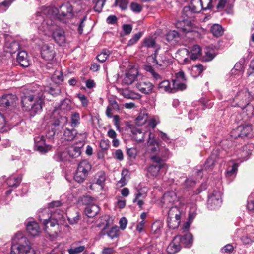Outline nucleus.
<instances>
[{
	"label": "nucleus",
	"mask_w": 254,
	"mask_h": 254,
	"mask_svg": "<svg viewBox=\"0 0 254 254\" xmlns=\"http://www.w3.org/2000/svg\"><path fill=\"white\" fill-rule=\"evenodd\" d=\"M44 89L45 88L43 86L33 84L25 90L21 97L23 110L29 112L32 116L42 111Z\"/></svg>",
	"instance_id": "f257e3e1"
},
{
	"label": "nucleus",
	"mask_w": 254,
	"mask_h": 254,
	"mask_svg": "<svg viewBox=\"0 0 254 254\" xmlns=\"http://www.w3.org/2000/svg\"><path fill=\"white\" fill-rule=\"evenodd\" d=\"M35 23L37 28L44 32L45 35L52 33L54 40L59 45H62L66 42L64 31L60 28H58L56 22L49 19H44V17L39 13H36Z\"/></svg>",
	"instance_id": "f03ea898"
},
{
	"label": "nucleus",
	"mask_w": 254,
	"mask_h": 254,
	"mask_svg": "<svg viewBox=\"0 0 254 254\" xmlns=\"http://www.w3.org/2000/svg\"><path fill=\"white\" fill-rule=\"evenodd\" d=\"M73 9L72 6L68 3L62 4L58 9L54 7H46L43 8L40 12L37 13L41 14L44 17V19H49L56 22L57 19L66 23L67 20L73 16Z\"/></svg>",
	"instance_id": "7ed1b4c3"
},
{
	"label": "nucleus",
	"mask_w": 254,
	"mask_h": 254,
	"mask_svg": "<svg viewBox=\"0 0 254 254\" xmlns=\"http://www.w3.org/2000/svg\"><path fill=\"white\" fill-rule=\"evenodd\" d=\"M38 219L44 226V229L48 228V224L51 227H54L58 224V221L63 217V212L59 213L57 210L52 213L49 208H44L39 211L38 213Z\"/></svg>",
	"instance_id": "20e7f679"
},
{
	"label": "nucleus",
	"mask_w": 254,
	"mask_h": 254,
	"mask_svg": "<svg viewBox=\"0 0 254 254\" xmlns=\"http://www.w3.org/2000/svg\"><path fill=\"white\" fill-rule=\"evenodd\" d=\"M21 242L14 244L11 247V254H34L33 249L29 245V241L23 238Z\"/></svg>",
	"instance_id": "39448f33"
},
{
	"label": "nucleus",
	"mask_w": 254,
	"mask_h": 254,
	"mask_svg": "<svg viewBox=\"0 0 254 254\" xmlns=\"http://www.w3.org/2000/svg\"><path fill=\"white\" fill-rule=\"evenodd\" d=\"M91 169V165L86 160L81 161L78 165L74 175L75 180L78 183L83 182L87 178L89 172Z\"/></svg>",
	"instance_id": "423d86ee"
},
{
	"label": "nucleus",
	"mask_w": 254,
	"mask_h": 254,
	"mask_svg": "<svg viewBox=\"0 0 254 254\" xmlns=\"http://www.w3.org/2000/svg\"><path fill=\"white\" fill-rule=\"evenodd\" d=\"M154 135L151 132L149 133V138L148 143L151 146L150 151L151 153H158L160 156L164 158H168L170 153L168 149L164 147H160L157 143L154 138Z\"/></svg>",
	"instance_id": "0eeeda50"
},
{
	"label": "nucleus",
	"mask_w": 254,
	"mask_h": 254,
	"mask_svg": "<svg viewBox=\"0 0 254 254\" xmlns=\"http://www.w3.org/2000/svg\"><path fill=\"white\" fill-rule=\"evenodd\" d=\"M222 193L219 190H213L208 196L207 206L211 210L219 208L222 204Z\"/></svg>",
	"instance_id": "6e6552de"
},
{
	"label": "nucleus",
	"mask_w": 254,
	"mask_h": 254,
	"mask_svg": "<svg viewBox=\"0 0 254 254\" xmlns=\"http://www.w3.org/2000/svg\"><path fill=\"white\" fill-rule=\"evenodd\" d=\"M252 131V125L247 124L240 126L231 132L232 138L236 139L237 137H244L248 136Z\"/></svg>",
	"instance_id": "1a4fd4ad"
},
{
	"label": "nucleus",
	"mask_w": 254,
	"mask_h": 254,
	"mask_svg": "<svg viewBox=\"0 0 254 254\" xmlns=\"http://www.w3.org/2000/svg\"><path fill=\"white\" fill-rule=\"evenodd\" d=\"M148 60L159 66H167L169 64V60L165 54L163 53H159L157 49L155 51L153 55L148 57Z\"/></svg>",
	"instance_id": "9d476101"
},
{
	"label": "nucleus",
	"mask_w": 254,
	"mask_h": 254,
	"mask_svg": "<svg viewBox=\"0 0 254 254\" xmlns=\"http://www.w3.org/2000/svg\"><path fill=\"white\" fill-rule=\"evenodd\" d=\"M167 165H155L152 164L147 168L148 175L154 177H160L166 173Z\"/></svg>",
	"instance_id": "9b49d317"
},
{
	"label": "nucleus",
	"mask_w": 254,
	"mask_h": 254,
	"mask_svg": "<svg viewBox=\"0 0 254 254\" xmlns=\"http://www.w3.org/2000/svg\"><path fill=\"white\" fill-rule=\"evenodd\" d=\"M42 58L46 61H52L56 54L54 45L52 44H43L40 49Z\"/></svg>",
	"instance_id": "f8f14e48"
},
{
	"label": "nucleus",
	"mask_w": 254,
	"mask_h": 254,
	"mask_svg": "<svg viewBox=\"0 0 254 254\" xmlns=\"http://www.w3.org/2000/svg\"><path fill=\"white\" fill-rule=\"evenodd\" d=\"M186 80L184 73L180 71L176 74V79L173 81V89L174 92L178 90H183L187 87Z\"/></svg>",
	"instance_id": "ddd939ff"
},
{
	"label": "nucleus",
	"mask_w": 254,
	"mask_h": 254,
	"mask_svg": "<svg viewBox=\"0 0 254 254\" xmlns=\"http://www.w3.org/2000/svg\"><path fill=\"white\" fill-rule=\"evenodd\" d=\"M35 147L41 153H45L49 151L51 146L45 143L43 135H37L34 138Z\"/></svg>",
	"instance_id": "4468645a"
},
{
	"label": "nucleus",
	"mask_w": 254,
	"mask_h": 254,
	"mask_svg": "<svg viewBox=\"0 0 254 254\" xmlns=\"http://www.w3.org/2000/svg\"><path fill=\"white\" fill-rule=\"evenodd\" d=\"M138 71L136 68L131 67L127 70L123 78V83L127 85L132 84L136 79Z\"/></svg>",
	"instance_id": "2eb2a0df"
},
{
	"label": "nucleus",
	"mask_w": 254,
	"mask_h": 254,
	"mask_svg": "<svg viewBox=\"0 0 254 254\" xmlns=\"http://www.w3.org/2000/svg\"><path fill=\"white\" fill-rule=\"evenodd\" d=\"M177 200L176 193L173 191H168L163 195L161 200L162 206L164 207H171Z\"/></svg>",
	"instance_id": "dca6fc26"
},
{
	"label": "nucleus",
	"mask_w": 254,
	"mask_h": 254,
	"mask_svg": "<svg viewBox=\"0 0 254 254\" xmlns=\"http://www.w3.org/2000/svg\"><path fill=\"white\" fill-rule=\"evenodd\" d=\"M219 151L218 149L214 150L209 157V158L206 161L203 166V169H211L215 163L217 162L219 159Z\"/></svg>",
	"instance_id": "f3484780"
},
{
	"label": "nucleus",
	"mask_w": 254,
	"mask_h": 254,
	"mask_svg": "<svg viewBox=\"0 0 254 254\" xmlns=\"http://www.w3.org/2000/svg\"><path fill=\"white\" fill-rule=\"evenodd\" d=\"M190 52L189 50L184 48L177 51L176 58L179 63L183 64H187L190 62L189 58Z\"/></svg>",
	"instance_id": "a211bd4d"
},
{
	"label": "nucleus",
	"mask_w": 254,
	"mask_h": 254,
	"mask_svg": "<svg viewBox=\"0 0 254 254\" xmlns=\"http://www.w3.org/2000/svg\"><path fill=\"white\" fill-rule=\"evenodd\" d=\"M136 87L141 93L149 94L152 92L154 85L149 81H141L137 83Z\"/></svg>",
	"instance_id": "6ab92c4d"
},
{
	"label": "nucleus",
	"mask_w": 254,
	"mask_h": 254,
	"mask_svg": "<svg viewBox=\"0 0 254 254\" xmlns=\"http://www.w3.org/2000/svg\"><path fill=\"white\" fill-rule=\"evenodd\" d=\"M16 96L12 94H5L0 97V107H7L14 104Z\"/></svg>",
	"instance_id": "aec40b11"
},
{
	"label": "nucleus",
	"mask_w": 254,
	"mask_h": 254,
	"mask_svg": "<svg viewBox=\"0 0 254 254\" xmlns=\"http://www.w3.org/2000/svg\"><path fill=\"white\" fill-rule=\"evenodd\" d=\"M26 230L29 235L34 237L38 236L41 232L38 224L35 221L28 222L26 225Z\"/></svg>",
	"instance_id": "412c9836"
},
{
	"label": "nucleus",
	"mask_w": 254,
	"mask_h": 254,
	"mask_svg": "<svg viewBox=\"0 0 254 254\" xmlns=\"http://www.w3.org/2000/svg\"><path fill=\"white\" fill-rule=\"evenodd\" d=\"M179 236V243L185 247L190 248L193 243L192 235L190 233H187L183 235H177Z\"/></svg>",
	"instance_id": "4be33fe9"
},
{
	"label": "nucleus",
	"mask_w": 254,
	"mask_h": 254,
	"mask_svg": "<svg viewBox=\"0 0 254 254\" xmlns=\"http://www.w3.org/2000/svg\"><path fill=\"white\" fill-rule=\"evenodd\" d=\"M181 249V245L179 243V236H175L172 241L169 244L167 251L168 253L174 254Z\"/></svg>",
	"instance_id": "5701e85b"
},
{
	"label": "nucleus",
	"mask_w": 254,
	"mask_h": 254,
	"mask_svg": "<svg viewBox=\"0 0 254 254\" xmlns=\"http://www.w3.org/2000/svg\"><path fill=\"white\" fill-rule=\"evenodd\" d=\"M45 88L44 90L43 91V96L44 99L45 98V96L44 94L46 93L50 94L52 95L53 96H57L61 93V88L58 85V84H50L49 86L45 87L44 86H42Z\"/></svg>",
	"instance_id": "b1692460"
},
{
	"label": "nucleus",
	"mask_w": 254,
	"mask_h": 254,
	"mask_svg": "<svg viewBox=\"0 0 254 254\" xmlns=\"http://www.w3.org/2000/svg\"><path fill=\"white\" fill-rule=\"evenodd\" d=\"M196 13L192 10V9L188 5L183 8L182 10V17L184 21H191L195 17V15Z\"/></svg>",
	"instance_id": "393cba45"
},
{
	"label": "nucleus",
	"mask_w": 254,
	"mask_h": 254,
	"mask_svg": "<svg viewBox=\"0 0 254 254\" xmlns=\"http://www.w3.org/2000/svg\"><path fill=\"white\" fill-rule=\"evenodd\" d=\"M249 95V93L247 89H244L240 91L238 93H237V95L235 96V99L236 100H240L242 101V102L244 103V105H246L245 108H249L252 109V107L251 105H249L248 101L247 100V98Z\"/></svg>",
	"instance_id": "a878e982"
},
{
	"label": "nucleus",
	"mask_w": 254,
	"mask_h": 254,
	"mask_svg": "<svg viewBox=\"0 0 254 254\" xmlns=\"http://www.w3.org/2000/svg\"><path fill=\"white\" fill-rule=\"evenodd\" d=\"M99 207L97 205L93 203L88 204L86 206L84 213L88 217H93L99 212Z\"/></svg>",
	"instance_id": "bb28decb"
},
{
	"label": "nucleus",
	"mask_w": 254,
	"mask_h": 254,
	"mask_svg": "<svg viewBox=\"0 0 254 254\" xmlns=\"http://www.w3.org/2000/svg\"><path fill=\"white\" fill-rule=\"evenodd\" d=\"M67 153V157L69 162L72 161L73 159L79 157L81 153V149L77 146H71L66 150Z\"/></svg>",
	"instance_id": "cd10ccee"
},
{
	"label": "nucleus",
	"mask_w": 254,
	"mask_h": 254,
	"mask_svg": "<svg viewBox=\"0 0 254 254\" xmlns=\"http://www.w3.org/2000/svg\"><path fill=\"white\" fill-rule=\"evenodd\" d=\"M17 62L21 66L28 67L30 64V61L28 58L27 53L25 51L18 52L17 56Z\"/></svg>",
	"instance_id": "c85d7f7f"
},
{
	"label": "nucleus",
	"mask_w": 254,
	"mask_h": 254,
	"mask_svg": "<svg viewBox=\"0 0 254 254\" xmlns=\"http://www.w3.org/2000/svg\"><path fill=\"white\" fill-rule=\"evenodd\" d=\"M132 132L133 139L138 142H141L144 140L145 135H147L148 138H149V133L150 132L143 133L139 129L134 128L132 129Z\"/></svg>",
	"instance_id": "c756f323"
},
{
	"label": "nucleus",
	"mask_w": 254,
	"mask_h": 254,
	"mask_svg": "<svg viewBox=\"0 0 254 254\" xmlns=\"http://www.w3.org/2000/svg\"><path fill=\"white\" fill-rule=\"evenodd\" d=\"M189 6L192 10L196 13L200 12L202 10H206L201 0H191Z\"/></svg>",
	"instance_id": "7c9ffc66"
},
{
	"label": "nucleus",
	"mask_w": 254,
	"mask_h": 254,
	"mask_svg": "<svg viewBox=\"0 0 254 254\" xmlns=\"http://www.w3.org/2000/svg\"><path fill=\"white\" fill-rule=\"evenodd\" d=\"M21 181V177L12 175L8 177L6 180L8 186L10 187H17Z\"/></svg>",
	"instance_id": "2f4dec72"
},
{
	"label": "nucleus",
	"mask_w": 254,
	"mask_h": 254,
	"mask_svg": "<svg viewBox=\"0 0 254 254\" xmlns=\"http://www.w3.org/2000/svg\"><path fill=\"white\" fill-rule=\"evenodd\" d=\"M53 158L57 161H68L69 159L67 157V153L66 150L61 151L57 150Z\"/></svg>",
	"instance_id": "473e14b6"
},
{
	"label": "nucleus",
	"mask_w": 254,
	"mask_h": 254,
	"mask_svg": "<svg viewBox=\"0 0 254 254\" xmlns=\"http://www.w3.org/2000/svg\"><path fill=\"white\" fill-rule=\"evenodd\" d=\"M77 133V130L73 127L72 129L66 128L64 130V139L67 141H71L74 139Z\"/></svg>",
	"instance_id": "72a5a7b5"
},
{
	"label": "nucleus",
	"mask_w": 254,
	"mask_h": 254,
	"mask_svg": "<svg viewBox=\"0 0 254 254\" xmlns=\"http://www.w3.org/2000/svg\"><path fill=\"white\" fill-rule=\"evenodd\" d=\"M123 96L127 99H138L141 98V95L133 91L124 89L122 92Z\"/></svg>",
	"instance_id": "f704fd0d"
},
{
	"label": "nucleus",
	"mask_w": 254,
	"mask_h": 254,
	"mask_svg": "<svg viewBox=\"0 0 254 254\" xmlns=\"http://www.w3.org/2000/svg\"><path fill=\"white\" fill-rule=\"evenodd\" d=\"M190 57L191 60H196L199 58L201 55V49L198 45H194L190 49Z\"/></svg>",
	"instance_id": "c9c22d12"
},
{
	"label": "nucleus",
	"mask_w": 254,
	"mask_h": 254,
	"mask_svg": "<svg viewBox=\"0 0 254 254\" xmlns=\"http://www.w3.org/2000/svg\"><path fill=\"white\" fill-rule=\"evenodd\" d=\"M182 212L177 206L171 207L168 213V217L170 218L181 219Z\"/></svg>",
	"instance_id": "e433bc0d"
},
{
	"label": "nucleus",
	"mask_w": 254,
	"mask_h": 254,
	"mask_svg": "<svg viewBox=\"0 0 254 254\" xmlns=\"http://www.w3.org/2000/svg\"><path fill=\"white\" fill-rule=\"evenodd\" d=\"M149 115L146 111L140 112L138 117L136 118V122L138 126H141L144 124L148 120Z\"/></svg>",
	"instance_id": "4c0bfd02"
},
{
	"label": "nucleus",
	"mask_w": 254,
	"mask_h": 254,
	"mask_svg": "<svg viewBox=\"0 0 254 254\" xmlns=\"http://www.w3.org/2000/svg\"><path fill=\"white\" fill-rule=\"evenodd\" d=\"M158 88L161 91L174 93L173 88L171 87L169 81L167 80L161 82L158 85Z\"/></svg>",
	"instance_id": "58836bf2"
},
{
	"label": "nucleus",
	"mask_w": 254,
	"mask_h": 254,
	"mask_svg": "<svg viewBox=\"0 0 254 254\" xmlns=\"http://www.w3.org/2000/svg\"><path fill=\"white\" fill-rule=\"evenodd\" d=\"M80 123V114L78 112H73L71 114L70 124L71 126L75 128Z\"/></svg>",
	"instance_id": "ea45409f"
},
{
	"label": "nucleus",
	"mask_w": 254,
	"mask_h": 254,
	"mask_svg": "<svg viewBox=\"0 0 254 254\" xmlns=\"http://www.w3.org/2000/svg\"><path fill=\"white\" fill-rule=\"evenodd\" d=\"M211 33L215 37L221 36L223 33V30L221 25L215 24L211 26L210 28Z\"/></svg>",
	"instance_id": "a19ab883"
},
{
	"label": "nucleus",
	"mask_w": 254,
	"mask_h": 254,
	"mask_svg": "<svg viewBox=\"0 0 254 254\" xmlns=\"http://www.w3.org/2000/svg\"><path fill=\"white\" fill-rule=\"evenodd\" d=\"M96 184L103 188L106 179L105 174L103 171L98 172L95 175Z\"/></svg>",
	"instance_id": "79ce46f5"
},
{
	"label": "nucleus",
	"mask_w": 254,
	"mask_h": 254,
	"mask_svg": "<svg viewBox=\"0 0 254 254\" xmlns=\"http://www.w3.org/2000/svg\"><path fill=\"white\" fill-rule=\"evenodd\" d=\"M60 109L64 112L70 111L71 109V102L70 100L65 99L62 101L59 106Z\"/></svg>",
	"instance_id": "37998d69"
},
{
	"label": "nucleus",
	"mask_w": 254,
	"mask_h": 254,
	"mask_svg": "<svg viewBox=\"0 0 254 254\" xmlns=\"http://www.w3.org/2000/svg\"><path fill=\"white\" fill-rule=\"evenodd\" d=\"M228 0H217L213 5V9L216 8L218 11H222L225 7Z\"/></svg>",
	"instance_id": "c03bdc74"
},
{
	"label": "nucleus",
	"mask_w": 254,
	"mask_h": 254,
	"mask_svg": "<svg viewBox=\"0 0 254 254\" xmlns=\"http://www.w3.org/2000/svg\"><path fill=\"white\" fill-rule=\"evenodd\" d=\"M51 80L55 84H58L64 80L63 73L61 71H56L51 77Z\"/></svg>",
	"instance_id": "a18cd8bd"
},
{
	"label": "nucleus",
	"mask_w": 254,
	"mask_h": 254,
	"mask_svg": "<svg viewBox=\"0 0 254 254\" xmlns=\"http://www.w3.org/2000/svg\"><path fill=\"white\" fill-rule=\"evenodd\" d=\"M110 54L111 52L109 50L107 49H104L97 56L96 58L100 62L103 63L106 61L107 57Z\"/></svg>",
	"instance_id": "49530a36"
},
{
	"label": "nucleus",
	"mask_w": 254,
	"mask_h": 254,
	"mask_svg": "<svg viewBox=\"0 0 254 254\" xmlns=\"http://www.w3.org/2000/svg\"><path fill=\"white\" fill-rule=\"evenodd\" d=\"M167 221L168 227L170 228L174 229L177 228L179 226V224L181 222V219L170 218L168 217Z\"/></svg>",
	"instance_id": "de8ad7c7"
},
{
	"label": "nucleus",
	"mask_w": 254,
	"mask_h": 254,
	"mask_svg": "<svg viewBox=\"0 0 254 254\" xmlns=\"http://www.w3.org/2000/svg\"><path fill=\"white\" fill-rule=\"evenodd\" d=\"M144 69L147 72L150 73L151 76L156 80L161 79V76L156 72L153 68L150 65H145L144 66Z\"/></svg>",
	"instance_id": "09e8293b"
},
{
	"label": "nucleus",
	"mask_w": 254,
	"mask_h": 254,
	"mask_svg": "<svg viewBox=\"0 0 254 254\" xmlns=\"http://www.w3.org/2000/svg\"><path fill=\"white\" fill-rule=\"evenodd\" d=\"M146 197V191L144 189H139L135 194V198L133 200V202L135 203L137 199H144Z\"/></svg>",
	"instance_id": "8fccbe9b"
},
{
	"label": "nucleus",
	"mask_w": 254,
	"mask_h": 254,
	"mask_svg": "<svg viewBox=\"0 0 254 254\" xmlns=\"http://www.w3.org/2000/svg\"><path fill=\"white\" fill-rule=\"evenodd\" d=\"M155 155L151 156V160L153 161L155 165H166L163 162V158H162L158 153H154Z\"/></svg>",
	"instance_id": "3c124183"
},
{
	"label": "nucleus",
	"mask_w": 254,
	"mask_h": 254,
	"mask_svg": "<svg viewBox=\"0 0 254 254\" xmlns=\"http://www.w3.org/2000/svg\"><path fill=\"white\" fill-rule=\"evenodd\" d=\"M119 234V228L116 226L112 227L107 232V235L111 239L118 237Z\"/></svg>",
	"instance_id": "603ef678"
},
{
	"label": "nucleus",
	"mask_w": 254,
	"mask_h": 254,
	"mask_svg": "<svg viewBox=\"0 0 254 254\" xmlns=\"http://www.w3.org/2000/svg\"><path fill=\"white\" fill-rule=\"evenodd\" d=\"M128 1L127 0H115V6H118L122 10L127 8Z\"/></svg>",
	"instance_id": "864d4df0"
},
{
	"label": "nucleus",
	"mask_w": 254,
	"mask_h": 254,
	"mask_svg": "<svg viewBox=\"0 0 254 254\" xmlns=\"http://www.w3.org/2000/svg\"><path fill=\"white\" fill-rule=\"evenodd\" d=\"M238 167V164L237 163H234L230 169H228L226 172V176H232L234 175H235L237 171V168Z\"/></svg>",
	"instance_id": "5fc2aeb1"
},
{
	"label": "nucleus",
	"mask_w": 254,
	"mask_h": 254,
	"mask_svg": "<svg viewBox=\"0 0 254 254\" xmlns=\"http://www.w3.org/2000/svg\"><path fill=\"white\" fill-rule=\"evenodd\" d=\"M85 248L84 246H80L74 248L68 249V251L69 254H78L83 252Z\"/></svg>",
	"instance_id": "6e6d98bb"
},
{
	"label": "nucleus",
	"mask_w": 254,
	"mask_h": 254,
	"mask_svg": "<svg viewBox=\"0 0 254 254\" xmlns=\"http://www.w3.org/2000/svg\"><path fill=\"white\" fill-rule=\"evenodd\" d=\"M106 0H98L94 7V10L98 12H100Z\"/></svg>",
	"instance_id": "4d7b16f0"
},
{
	"label": "nucleus",
	"mask_w": 254,
	"mask_h": 254,
	"mask_svg": "<svg viewBox=\"0 0 254 254\" xmlns=\"http://www.w3.org/2000/svg\"><path fill=\"white\" fill-rule=\"evenodd\" d=\"M253 146H254L253 144H247V145L244 146L243 147V153L244 154H242L241 156V157L243 158H245L247 156L249 155L250 154V152L249 151H250V148H253Z\"/></svg>",
	"instance_id": "13d9d810"
},
{
	"label": "nucleus",
	"mask_w": 254,
	"mask_h": 254,
	"mask_svg": "<svg viewBox=\"0 0 254 254\" xmlns=\"http://www.w3.org/2000/svg\"><path fill=\"white\" fill-rule=\"evenodd\" d=\"M137 150L135 148L132 147L127 148V153L130 159L135 158L137 155Z\"/></svg>",
	"instance_id": "bf43d9fd"
},
{
	"label": "nucleus",
	"mask_w": 254,
	"mask_h": 254,
	"mask_svg": "<svg viewBox=\"0 0 254 254\" xmlns=\"http://www.w3.org/2000/svg\"><path fill=\"white\" fill-rule=\"evenodd\" d=\"M144 43L147 48H153L155 47V41L152 37H149L144 40Z\"/></svg>",
	"instance_id": "052dcab7"
},
{
	"label": "nucleus",
	"mask_w": 254,
	"mask_h": 254,
	"mask_svg": "<svg viewBox=\"0 0 254 254\" xmlns=\"http://www.w3.org/2000/svg\"><path fill=\"white\" fill-rule=\"evenodd\" d=\"M12 1L11 0H6L0 3V10L5 11L8 7L11 4Z\"/></svg>",
	"instance_id": "680f3d73"
},
{
	"label": "nucleus",
	"mask_w": 254,
	"mask_h": 254,
	"mask_svg": "<svg viewBox=\"0 0 254 254\" xmlns=\"http://www.w3.org/2000/svg\"><path fill=\"white\" fill-rule=\"evenodd\" d=\"M254 233L253 234V236H243L241 238L242 242L245 245H249L252 244L254 241Z\"/></svg>",
	"instance_id": "e2e57ef3"
},
{
	"label": "nucleus",
	"mask_w": 254,
	"mask_h": 254,
	"mask_svg": "<svg viewBox=\"0 0 254 254\" xmlns=\"http://www.w3.org/2000/svg\"><path fill=\"white\" fill-rule=\"evenodd\" d=\"M131 9L134 12L139 13L142 9V7L140 4H139L136 2H132L130 4Z\"/></svg>",
	"instance_id": "0e129e2a"
},
{
	"label": "nucleus",
	"mask_w": 254,
	"mask_h": 254,
	"mask_svg": "<svg viewBox=\"0 0 254 254\" xmlns=\"http://www.w3.org/2000/svg\"><path fill=\"white\" fill-rule=\"evenodd\" d=\"M233 249L234 248L232 245L227 244L221 248V252L222 253L230 254L231 252H232Z\"/></svg>",
	"instance_id": "69168bd1"
},
{
	"label": "nucleus",
	"mask_w": 254,
	"mask_h": 254,
	"mask_svg": "<svg viewBox=\"0 0 254 254\" xmlns=\"http://www.w3.org/2000/svg\"><path fill=\"white\" fill-rule=\"evenodd\" d=\"M141 32H138L135 34L133 37L128 41V45H132L137 42V41L141 38L142 36Z\"/></svg>",
	"instance_id": "338daca9"
},
{
	"label": "nucleus",
	"mask_w": 254,
	"mask_h": 254,
	"mask_svg": "<svg viewBox=\"0 0 254 254\" xmlns=\"http://www.w3.org/2000/svg\"><path fill=\"white\" fill-rule=\"evenodd\" d=\"M63 125L61 124V121L59 119L55 120L52 124V128L60 131V129L62 128Z\"/></svg>",
	"instance_id": "774afa93"
}]
</instances>
